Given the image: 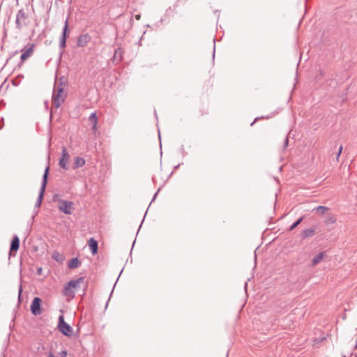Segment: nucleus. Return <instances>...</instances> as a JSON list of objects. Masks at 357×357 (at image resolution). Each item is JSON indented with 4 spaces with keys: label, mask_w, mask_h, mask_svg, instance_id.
Wrapping results in <instances>:
<instances>
[{
    "label": "nucleus",
    "mask_w": 357,
    "mask_h": 357,
    "mask_svg": "<svg viewBox=\"0 0 357 357\" xmlns=\"http://www.w3.org/2000/svg\"><path fill=\"white\" fill-rule=\"evenodd\" d=\"M66 84L61 82H56L54 89L52 94V105L56 108H59L65 101L66 93L64 91Z\"/></svg>",
    "instance_id": "f257e3e1"
},
{
    "label": "nucleus",
    "mask_w": 357,
    "mask_h": 357,
    "mask_svg": "<svg viewBox=\"0 0 357 357\" xmlns=\"http://www.w3.org/2000/svg\"><path fill=\"white\" fill-rule=\"evenodd\" d=\"M84 277H81L76 280L69 281L64 287V295L66 296L73 297L75 294V291L80 288V284L84 283Z\"/></svg>",
    "instance_id": "f03ea898"
},
{
    "label": "nucleus",
    "mask_w": 357,
    "mask_h": 357,
    "mask_svg": "<svg viewBox=\"0 0 357 357\" xmlns=\"http://www.w3.org/2000/svg\"><path fill=\"white\" fill-rule=\"evenodd\" d=\"M28 24V14L23 10L20 9L16 15L15 25L16 28L21 30L22 27Z\"/></svg>",
    "instance_id": "7ed1b4c3"
},
{
    "label": "nucleus",
    "mask_w": 357,
    "mask_h": 357,
    "mask_svg": "<svg viewBox=\"0 0 357 357\" xmlns=\"http://www.w3.org/2000/svg\"><path fill=\"white\" fill-rule=\"evenodd\" d=\"M49 169H50V167H49V166H47L45 170V172H44V174L43 176V181L41 183L38 197L36 202V207H40L41 205V203H42V201L43 199V196H44V192H45V188H46V185H47V175H48Z\"/></svg>",
    "instance_id": "20e7f679"
},
{
    "label": "nucleus",
    "mask_w": 357,
    "mask_h": 357,
    "mask_svg": "<svg viewBox=\"0 0 357 357\" xmlns=\"http://www.w3.org/2000/svg\"><path fill=\"white\" fill-rule=\"evenodd\" d=\"M59 205L58 208L60 211L64 213L66 215H71L74 211V203L70 201L64 199H58Z\"/></svg>",
    "instance_id": "39448f33"
},
{
    "label": "nucleus",
    "mask_w": 357,
    "mask_h": 357,
    "mask_svg": "<svg viewBox=\"0 0 357 357\" xmlns=\"http://www.w3.org/2000/svg\"><path fill=\"white\" fill-rule=\"evenodd\" d=\"M59 331L66 336H71L73 335L72 327L65 322L64 318L62 315L59 317Z\"/></svg>",
    "instance_id": "423d86ee"
},
{
    "label": "nucleus",
    "mask_w": 357,
    "mask_h": 357,
    "mask_svg": "<svg viewBox=\"0 0 357 357\" xmlns=\"http://www.w3.org/2000/svg\"><path fill=\"white\" fill-rule=\"evenodd\" d=\"M42 300L39 297H35L31 305V311L33 314L37 316L42 313L40 305Z\"/></svg>",
    "instance_id": "0eeeda50"
},
{
    "label": "nucleus",
    "mask_w": 357,
    "mask_h": 357,
    "mask_svg": "<svg viewBox=\"0 0 357 357\" xmlns=\"http://www.w3.org/2000/svg\"><path fill=\"white\" fill-rule=\"evenodd\" d=\"M70 158V155L68 153L66 148H63L62 149V156L61 159L59 160V166L63 168V169H68V160Z\"/></svg>",
    "instance_id": "6e6552de"
},
{
    "label": "nucleus",
    "mask_w": 357,
    "mask_h": 357,
    "mask_svg": "<svg viewBox=\"0 0 357 357\" xmlns=\"http://www.w3.org/2000/svg\"><path fill=\"white\" fill-rule=\"evenodd\" d=\"M68 28V20H66L65 21L64 27L63 29L62 34H61V36L60 38V41H59V47L61 49H63L66 47Z\"/></svg>",
    "instance_id": "1a4fd4ad"
},
{
    "label": "nucleus",
    "mask_w": 357,
    "mask_h": 357,
    "mask_svg": "<svg viewBox=\"0 0 357 357\" xmlns=\"http://www.w3.org/2000/svg\"><path fill=\"white\" fill-rule=\"evenodd\" d=\"M33 47L34 45L33 44H31L26 50H22V53L21 54L20 59L22 62L28 58H29L33 54Z\"/></svg>",
    "instance_id": "9d476101"
},
{
    "label": "nucleus",
    "mask_w": 357,
    "mask_h": 357,
    "mask_svg": "<svg viewBox=\"0 0 357 357\" xmlns=\"http://www.w3.org/2000/svg\"><path fill=\"white\" fill-rule=\"evenodd\" d=\"M91 37L88 33L82 34L79 36V37L77 39V45L78 47H85L88 44V43L90 41Z\"/></svg>",
    "instance_id": "9b49d317"
},
{
    "label": "nucleus",
    "mask_w": 357,
    "mask_h": 357,
    "mask_svg": "<svg viewBox=\"0 0 357 357\" xmlns=\"http://www.w3.org/2000/svg\"><path fill=\"white\" fill-rule=\"evenodd\" d=\"M20 246V239L17 236H14L11 244H10V252L15 251L16 252L19 249Z\"/></svg>",
    "instance_id": "f8f14e48"
},
{
    "label": "nucleus",
    "mask_w": 357,
    "mask_h": 357,
    "mask_svg": "<svg viewBox=\"0 0 357 357\" xmlns=\"http://www.w3.org/2000/svg\"><path fill=\"white\" fill-rule=\"evenodd\" d=\"M88 245L93 255H95L98 252V242L93 238H90Z\"/></svg>",
    "instance_id": "ddd939ff"
},
{
    "label": "nucleus",
    "mask_w": 357,
    "mask_h": 357,
    "mask_svg": "<svg viewBox=\"0 0 357 357\" xmlns=\"http://www.w3.org/2000/svg\"><path fill=\"white\" fill-rule=\"evenodd\" d=\"M326 255V252H321L317 255H316L312 260V266H315L318 264H319L324 256Z\"/></svg>",
    "instance_id": "4468645a"
},
{
    "label": "nucleus",
    "mask_w": 357,
    "mask_h": 357,
    "mask_svg": "<svg viewBox=\"0 0 357 357\" xmlns=\"http://www.w3.org/2000/svg\"><path fill=\"white\" fill-rule=\"evenodd\" d=\"M123 57V51L121 48H119L115 50L114 56H113V62L114 63H119L122 60Z\"/></svg>",
    "instance_id": "2eb2a0df"
},
{
    "label": "nucleus",
    "mask_w": 357,
    "mask_h": 357,
    "mask_svg": "<svg viewBox=\"0 0 357 357\" xmlns=\"http://www.w3.org/2000/svg\"><path fill=\"white\" fill-rule=\"evenodd\" d=\"M336 220H337V219H336V217L335 216V215H333L332 213H328L326 217V219L324 220V223L326 225H329L335 223Z\"/></svg>",
    "instance_id": "dca6fc26"
},
{
    "label": "nucleus",
    "mask_w": 357,
    "mask_h": 357,
    "mask_svg": "<svg viewBox=\"0 0 357 357\" xmlns=\"http://www.w3.org/2000/svg\"><path fill=\"white\" fill-rule=\"evenodd\" d=\"M85 164V160L83 158L76 157L74 159V169L81 167Z\"/></svg>",
    "instance_id": "f3484780"
},
{
    "label": "nucleus",
    "mask_w": 357,
    "mask_h": 357,
    "mask_svg": "<svg viewBox=\"0 0 357 357\" xmlns=\"http://www.w3.org/2000/svg\"><path fill=\"white\" fill-rule=\"evenodd\" d=\"M315 231V227L304 230L302 233L303 238H305L310 236H312L314 234Z\"/></svg>",
    "instance_id": "a211bd4d"
},
{
    "label": "nucleus",
    "mask_w": 357,
    "mask_h": 357,
    "mask_svg": "<svg viewBox=\"0 0 357 357\" xmlns=\"http://www.w3.org/2000/svg\"><path fill=\"white\" fill-rule=\"evenodd\" d=\"M80 264H81L80 261L76 257V258H73L69 261V262L68 264V266L69 268H76L78 266H79Z\"/></svg>",
    "instance_id": "6ab92c4d"
},
{
    "label": "nucleus",
    "mask_w": 357,
    "mask_h": 357,
    "mask_svg": "<svg viewBox=\"0 0 357 357\" xmlns=\"http://www.w3.org/2000/svg\"><path fill=\"white\" fill-rule=\"evenodd\" d=\"M89 120L93 124L92 129L93 130H96V127H97V123H98V121H97V117H96V113H94V112L91 113V115L89 116Z\"/></svg>",
    "instance_id": "aec40b11"
},
{
    "label": "nucleus",
    "mask_w": 357,
    "mask_h": 357,
    "mask_svg": "<svg viewBox=\"0 0 357 357\" xmlns=\"http://www.w3.org/2000/svg\"><path fill=\"white\" fill-rule=\"evenodd\" d=\"M328 210H329V208H328V207H326V206H317V207L314 208L313 209V211H317L318 213H319L320 214L324 215V214H325V213H326V211H328Z\"/></svg>",
    "instance_id": "412c9836"
},
{
    "label": "nucleus",
    "mask_w": 357,
    "mask_h": 357,
    "mask_svg": "<svg viewBox=\"0 0 357 357\" xmlns=\"http://www.w3.org/2000/svg\"><path fill=\"white\" fill-rule=\"evenodd\" d=\"M303 220V217L300 218L297 221H296L289 228V231H292Z\"/></svg>",
    "instance_id": "4be33fe9"
},
{
    "label": "nucleus",
    "mask_w": 357,
    "mask_h": 357,
    "mask_svg": "<svg viewBox=\"0 0 357 357\" xmlns=\"http://www.w3.org/2000/svg\"><path fill=\"white\" fill-rule=\"evenodd\" d=\"M52 258L58 261L60 260V258L61 259H62V257H61L58 252H54L52 255Z\"/></svg>",
    "instance_id": "5701e85b"
},
{
    "label": "nucleus",
    "mask_w": 357,
    "mask_h": 357,
    "mask_svg": "<svg viewBox=\"0 0 357 357\" xmlns=\"http://www.w3.org/2000/svg\"><path fill=\"white\" fill-rule=\"evenodd\" d=\"M342 149H343V148H342V146H340L339 147L338 152H337V160H338L339 157L340 156V154H341V153H342Z\"/></svg>",
    "instance_id": "b1692460"
},
{
    "label": "nucleus",
    "mask_w": 357,
    "mask_h": 357,
    "mask_svg": "<svg viewBox=\"0 0 357 357\" xmlns=\"http://www.w3.org/2000/svg\"><path fill=\"white\" fill-rule=\"evenodd\" d=\"M288 143H289V139H288V137H287L285 138V140H284V148L287 147L288 146Z\"/></svg>",
    "instance_id": "393cba45"
},
{
    "label": "nucleus",
    "mask_w": 357,
    "mask_h": 357,
    "mask_svg": "<svg viewBox=\"0 0 357 357\" xmlns=\"http://www.w3.org/2000/svg\"><path fill=\"white\" fill-rule=\"evenodd\" d=\"M66 355H67V351H63L61 352V357H65Z\"/></svg>",
    "instance_id": "a878e982"
},
{
    "label": "nucleus",
    "mask_w": 357,
    "mask_h": 357,
    "mask_svg": "<svg viewBox=\"0 0 357 357\" xmlns=\"http://www.w3.org/2000/svg\"><path fill=\"white\" fill-rule=\"evenodd\" d=\"M22 291V286L20 285V289H19V298H20V296H21Z\"/></svg>",
    "instance_id": "bb28decb"
},
{
    "label": "nucleus",
    "mask_w": 357,
    "mask_h": 357,
    "mask_svg": "<svg viewBox=\"0 0 357 357\" xmlns=\"http://www.w3.org/2000/svg\"><path fill=\"white\" fill-rule=\"evenodd\" d=\"M135 17L137 20H139L140 19L141 16H140V15H136Z\"/></svg>",
    "instance_id": "cd10ccee"
},
{
    "label": "nucleus",
    "mask_w": 357,
    "mask_h": 357,
    "mask_svg": "<svg viewBox=\"0 0 357 357\" xmlns=\"http://www.w3.org/2000/svg\"><path fill=\"white\" fill-rule=\"evenodd\" d=\"M41 272H42V268H38V274H40V273H41Z\"/></svg>",
    "instance_id": "c85d7f7f"
},
{
    "label": "nucleus",
    "mask_w": 357,
    "mask_h": 357,
    "mask_svg": "<svg viewBox=\"0 0 357 357\" xmlns=\"http://www.w3.org/2000/svg\"><path fill=\"white\" fill-rule=\"evenodd\" d=\"M156 195H157V192L154 195L153 199H155V197H156Z\"/></svg>",
    "instance_id": "c756f323"
},
{
    "label": "nucleus",
    "mask_w": 357,
    "mask_h": 357,
    "mask_svg": "<svg viewBox=\"0 0 357 357\" xmlns=\"http://www.w3.org/2000/svg\"><path fill=\"white\" fill-rule=\"evenodd\" d=\"M355 349H357V344L355 346Z\"/></svg>",
    "instance_id": "7c9ffc66"
}]
</instances>
